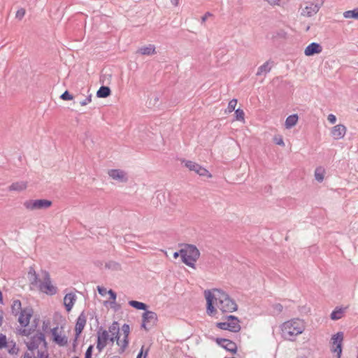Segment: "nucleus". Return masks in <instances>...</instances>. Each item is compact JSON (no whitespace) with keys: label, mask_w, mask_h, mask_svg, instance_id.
<instances>
[{"label":"nucleus","mask_w":358,"mask_h":358,"mask_svg":"<svg viewBox=\"0 0 358 358\" xmlns=\"http://www.w3.org/2000/svg\"><path fill=\"white\" fill-rule=\"evenodd\" d=\"M206 312L211 317L218 318L219 315L231 313L237 310V304L224 292L213 289L206 290Z\"/></svg>","instance_id":"obj_1"},{"label":"nucleus","mask_w":358,"mask_h":358,"mask_svg":"<svg viewBox=\"0 0 358 358\" xmlns=\"http://www.w3.org/2000/svg\"><path fill=\"white\" fill-rule=\"evenodd\" d=\"M27 278L30 285L43 294L53 296L58 292L57 287L52 282L49 272L45 270H41L37 274L33 268H30Z\"/></svg>","instance_id":"obj_2"},{"label":"nucleus","mask_w":358,"mask_h":358,"mask_svg":"<svg viewBox=\"0 0 358 358\" xmlns=\"http://www.w3.org/2000/svg\"><path fill=\"white\" fill-rule=\"evenodd\" d=\"M280 329L285 340L294 341L306 330V322L299 318H292L282 323Z\"/></svg>","instance_id":"obj_3"},{"label":"nucleus","mask_w":358,"mask_h":358,"mask_svg":"<svg viewBox=\"0 0 358 358\" xmlns=\"http://www.w3.org/2000/svg\"><path fill=\"white\" fill-rule=\"evenodd\" d=\"M109 332L111 334L110 341L112 343L116 341L117 345L120 347V352H124L129 345L130 333L129 324H124L120 329L118 322H113L109 327Z\"/></svg>","instance_id":"obj_4"},{"label":"nucleus","mask_w":358,"mask_h":358,"mask_svg":"<svg viewBox=\"0 0 358 358\" xmlns=\"http://www.w3.org/2000/svg\"><path fill=\"white\" fill-rule=\"evenodd\" d=\"M180 254L184 264L191 268H195V263L200 256V252L195 246L187 245L180 250Z\"/></svg>","instance_id":"obj_5"},{"label":"nucleus","mask_w":358,"mask_h":358,"mask_svg":"<svg viewBox=\"0 0 358 358\" xmlns=\"http://www.w3.org/2000/svg\"><path fill=\"white\" fill-rule=\"evenodd\" d=\"M33 315V310L30 308H25L20 312L18 316V322L20 323L21 327L24 329L22 330L21 333L24 336H28L31 334V331L34 330V329L28 328V326L30 322V320Z\"/></svg>","instance_id":"obj_6"},{"label":"nucleus","mask_w":358,"mask_h":358,"mask_svg":"<svg viewBox=\"0 0 358 358\" xmlns=\"http://www.w3.org/2000/svg\"><path fill=\"white\" fill-rule=\"evenodd\" d=\"M216 327L222 330H227L231 332L237 333L241 329L240 320L234 315H228L223 322H217Z\"/></svg>","instance_id":"obj_7"},{"label":"nucleus","mask_w":358,"mask_h":358,"mask_svg":"<svg viewBox=\"0 0 358 358\" xmlns=\"http://www.w3.org/2000/svg\"><path fill=\"white\" fill-rule=\"evenodd\" d=\"M52 341L59 347L68 345L69 338L63 327H56L51 329Z\"/></svg>","instance_id":"obj_8"},{"label":"nucleus","mask_w":358,"mask_h":358,"mask_svg":"<svg viewBox=\"0 0 358 358\" xmlns=\"http://www.w3.org/2000/svg\"><path fill=\"white\" fill-rule=\"evenodd\" d=\"M23 205L27 210H34L48 208L51 206L52 202L47 199L27 200Z\"/></svg>","instance_id":"obj_9"},{"label":"nucleus","mask_w":358,"mask_h":358,"mask_svg":"<svg viewBox=\"0 0 358 358\" xmlns=\"http://www.w3.org/2000/svg\"><path fill=\"white\" fill-rule=\"evenodd\" d=\"M343 341V332H338L334 334L331 338V349L333 352L336 353L337 358H341V356Z\"/></svg>","instance_id":"obj_10"},{"label":"nucleus","mask_w":358,"mask_h":358,"mask_svg":"<svg viewBox=\"0 0 358 358\" xmlns=\"http://www.w3.org/2000/svg\"><path fill=\"white\" fill-rule=\"evenodd\" d=\"M323 3L324 0H317V3L307 2L306 6L301 9V15L305 17L313 16L318 12Z\"/></svg>","instance_id":"obj_11"},{"label":"nucleus","mask_w":358,"mask_h":358,"mask_svg":"<svg viewBox=\"0 0 358 358\" xmlns=\"http://www.w3.org/2000/svg\"><path fill=\"white\" fill-rule=\"evenodd\" d=\"M185 166L192 171H194L196 173L201 176H206L207 178H211L212 175L209 173V171L205 168L201 166L199 164L196 162L192 161H182Z\"/></svg>","instance_id":"obj_12"},{"label":"nucleus","mask_w":358,"mask_h":358,"mask_svg":"<svg viewBox=\"0 0 358 358\" xmlns=\"http://www.w3.org/2000/svg\"><path fill=\"white\" fill-rule=\"evenodd\" d=\"M111 334L109 330H99L97 333L96 348L101 352L107 345L108 341H110Z\"/></svg>","instance_id":"obj_13"},{"label":"nucleus","mask_w":358,"mask_h":358,"mask_svg":"<svg viewBox=\"0 0 358 358\" xmlns=\"http://www.w3.org/2000/svg\"><path fill=\"white\" fill-rule=\"evenodd\" d=\"M111 334L109 330H99L97 333L96 348L101 352L107 345L108 341H110Z\"/></svg>","instance_id":"obj_14"},{"label":"nucleus","mask_w":358,"mask_h":358,"mask_svg":"<svg viewBox=\"0 0 358 358\" xmlns=\"http://www.w3.org/2000/svg\"><path fill=\"white\" fill-rule=\"evenodd\" d=\"M157 322V315L152 311H145L143 315L142 327L148 330L155 326Z\"/></svg>","instance_id":"obj_15"},{"label":"nucleus","mask_w":358,"mask_h":358,"mask_svg":"<svg viewBox=\"0 0 358 358\" xmlns=\"http://www.w3.org/2000/svg\"><path fill=\"white\" fill-rule=\"evenodd\" d=\"M215 342L222 348H224L229 352L234 354L237 351V345L236 344L228 339L226 338H217L215 340Z\"/></svg>","instance_id":"obj_16"},{"label":"nucleus","mask_w":358,"mask_h":358,"mask_svg":"<svg viewBox=\"0 0 358 358\" xmlns=\"http://www.w3.org/2000/svg\"><path fill=\"white\" fill-rule=\"evenodd\" d=\"M108 174L110 178L120 182H126L127 181V173L121 169H110L108 171Z\"/></svg>","instance_id":"obj_17"},{"label":"nucleus","mask_w":358,"mask_h":358,"mask_svg":"<svg viewBox=\"0 0 358 358\" xmlns=\"http://www.w3.org/2000/svg\"><path fill=\"white\" fill-rule=\"evenodd\" d=\"M77 300V296L75 293H67L64 297V306L67 312H70Z\"/></svg>","instance_id":"obj_18"},{"label":"nucleus","mask_w":358,"mask_h":358,"mask_svg":"<svg viewBox=\"0 0 358 358\" xmlns=\"http://www.w3.org/2000/svg\"><path fill=\"white\" fill-rule=\"evenodd\" d=\"M322 51V47L317 43H311L309 44L304 50L306 56H312L315 54H320Z\"/></svg>","instance_id":"obj_19"},{"label":"nucleus","mask_w":358,"mask_h":358,"mask_svg":"<svg viewBox=\"0 0 358 358\" xmlns=\"http://www.w3.org/2000/svg\"><path fill=\"white\" fill-rule=\"evenodd\" d=\"M86 324V317L83 314H81L77 318L76 327H75V333L76 337L78 338L80 334L82 333L84 327Z\"/></svg>","instance_id":"obj_20"},{"label":"nucleus","mask_w":358,"mask_h":358,"mask_svg":"<svg viewBox=\"0 0 358 358\" xmlns=\"http://www.w3.org/2000/svg\"><path fill=\"white\" fill-rule=\"evenodd\" d=\"M28 351L26 352L23 356V358H36L34 350L37 348V345L35 342L29 341L27 343Z\"/></svg>","instance_id":"obj_21"},{"label":"nucleus","mask_w":358,"mask_h":358,"mask_svg":"<svg viewBox=\"0 0 358 358\" xmlns=\"http://www.w3.org/2000/svg\"><path fill=\"white\" fill-rule=\"evenodd\" d=\"M272 64L273 62L271 61H267L265 63H264L262 66H260L258 68L257 75L261 76L268 73L271 70Z\"/></svg>","instance_id":"obj_22"},{"label":"nucleus","mask_w":358,"mask_h":358,"mask_svg":"<svg viewBox=\"0 0 358 358\" xmlns=\"http://www.w3.org/2000/svg\"><path fill=\"white\" fill-rule=\"evenodd\" d=\"M27 187V182L19 181V182H16L13 183L9 187V190L10 191L21 192V191H23V190L26 189Z\"/></svg>","instance_id":"obj_23"},{"label":"nucleus","mask_w":358,"mask_h":358,"mask_svg":"<svg viewBox=\"0 0 358 358\" xmlns=\"http://www.w3.org/2000/svg\"><path fill=\"white\" fill-rule=\"evenodd\" d=\"M299 120V116L296 114L288 116L285 120V126L289 129L295 126Z\"/></svg>","instance_id":"obj_24"},{"label":"nucleus","mask_w":358,"mask_h":358,"mask_svg":"<svg viewBox=\"0 0 358 358\" xmlns=\"http://www.w3.org/2000/svg\"><path fill=\"white\" fill-rule=\"evenodd\" d=\"M141 55H150L155 53V47L153 45L142 47L138 50Z\"/></svg>","instance_id":"obj_25"},{"label":"nucleus","mask_w":358,"mask_h":358,"mask_svg":"<svg viewBox=\"0 0 358 358\" xmlns=\"http://www.w3.org/2000/svg\"><path fill=\"white\" fill-rule=\"evenodd\" d=\"M245 112L241 108H237L234 111V120H236V121L240 122L241 123H245Z\"/></svg>","instance_id":"obj_26"},{"label":"nucleus","mask_w":358,"mask_h":358,"mask_svg":"<svg viewBox=\"0 0 358 358\" xmlns=\"http://www.w3.org/2000/svg\"><path fill=\"white\" fill-rule=\"evenodd\" d=\"M110 94V90L108 87L102 86L96 92V96L99 98H106Z\"/></svg>","instance_id":"obj_27"},{"label":"nucleus","mask_w":358,"mask_h":358,"mask_svg":"<svg viewBox=\"0 0 358 358\" xmlns=\"http://www.w3.org/2000/svg\"><path fill=\"white\" fill-rule=\"evenodd\" d=\"M324 174H325V171L322 167H318L315 171V179L319 182H322L324 180Z\"/></svg>","instance_id":"obj_28"},{"label":"nucleus","mask_w":358,"mask_h":358,"mask_svg":"<svg viewBox=\"0 0 358 358\" xmlns=\"http://www.w3.org/2000/svg\"><path fill=\"white\" fill-rule=\"evenodd\" d=\"M129 304L133 308L138 310H146L147 306L142 302H139L137 301H130Z\"/></svg>","instance_id":"obj_29"},{"label":"nucleus","mask_w":358,"mask_h":358,"mask_svg":"<svg viewBox=\"0 0 358 358\" xmlns=\"http://www.w3.org/2000/svg\"><path fill=\"white\" fill-rule=\"evenodd\" d=\"M343 16L345 18L358 19V8H355L354 10H352L345 11L343 13Z\"/></svg>","instance_id":"obj_30"},{"label":"nucleus","mask_w":358,"mask_h":358,"mask_svg":"<svg viewBox=\"0 0 358 358\" xmlns=\"http://www.w3.org/2000/svg\"><path fill=\"white\" fill-rule=\"evenodd\" d=\"M238 100L236 99H233L229 101L227 112L231 113L236 110V107L237 106Z\"/></svg>","instance_id":"obj_31"},{"label":"nucleus","mask_w":358,"mask_h":358,"mask_svg":"<svg viewBox=\"0 0 358 358\" xmlns=\"http://www.w3.org/2000/svg\"><path fill=\"white\" fill-rule=\"evenodd\" d=\"M334 134H344L346 132V127L342 124L335 126L332 131Z\"/></svg>","instance_id":"obj_32"},{"label":"nucleus","mask_w":358,"mask_h":358,"mask_svg":"<svg viewBox=\"0 0 358 358\" xmlns=\"http://www.w3.org/2000/svg\"><path fill=\"white\" fill-rule=\"evenodd\" d=\"M21 302L19 300H15L12 305V310L13 313L17 314V313L20 310L21 311Z\"/></svg>","instance_id":"obj_33"},{"label":"nucleus","mask_w":358,"mask_h":358,"mask_svg":"<svg viewBox=\"0 0 358 358\" xmlns=\"http://www.w3.org/2000/svg\"><path fill=\"white\" fill-rule=\"evenodd\" d=\"M343 317V311L341 310H334L331 314V318L333 320H339Z\"/></svg>","instance_id":"obj_34"},{"label":"nucleus","mask_w":358,"mask_h":358,"mask_svg":"<svg viewBox=\"0 0 358 358\" xmlns=\"http://www.w3.org/2000/svg\"><path fill=\"white\" fill-rule=\"evenodd\" d=\"M25 14H26L25 9L23 8H20L15 13V18L19 20H21L24 17Z\"/></svg>","instance_id":"obj_35"},{"label":"nucleus","mask_w":358,"mask_h":358,"mask_svg":"<svg viewBox=\"0 0 358 358\" xmlns=\"http://www.w3.org/2000/svg\"><path fill=\"white\" fill-rule=\"evenodd\" d=\"M62 100L71 101L73 99V95H71L68 91H65L60 96Z\"/></svg>","instance_id":"obj_36"},{"label":"nucleus","mask_w":358,"mask_h":358,"mask_svg":"<svg viewBox=\"0 0 358 358\" xmlns=\"http://www.w3.org/2000/svg\"><path fill=\"white\" fill-rule=\"evenodd\" d=\"M273 142L278 145H284V142L282 136H275L273 138Z\"/></svg>","instance_id":"obj_37"},{"label":"nucleus","mask_w":358,"mask_h":358,"mask_svg":"<svg viewBox=\"0 0 358 358\" xmlns=\"http://www.w3.org/2000/svg\"><path fill=\"white\" fill-rule=\"evenodd\" d=\"M93 345H90L85 352V358H92Z\"/></svg>","instance_id":"obj_38"},{"label":"nucleus","mask_w":358,"mask_h":358,"mask_svg":"<svg viewBox=\"0 0 358 358\" xmlns=\"http://www.w3.org/2000/svg\"><path fill=\"white\" fill-rule=\"evenodd\" d=\"M264 1L267 2L271 6H280L281 0H264Z\"/></svg>","instance_id":"obj_39"},{"label":"nucleus","mask_w":358,"mask_h":358,"mask_svg":"<svg viewBox=\"0 0 358 358\" xmlns=\"http://www.w3.org/2000/svg\"><path fill=\"white\" fill-rule=\"evenodd\" d=\"M91 102H92V95H90L85 99H84L83 101H81L80 102V104L82 106H86V105H87L88 103H90Z\"/></svg>","instance_id":"obj_40"},{"label":"nucleus","mask_w":358,"mask_h":358,"mask_svg":"<svg viewBox=\"0 0 358 358\" xmlns=\"http://www.w3.org/2000/svg\"><path fill=\"white\" fill-rule=\"evenodd\" d=\"M97 290L99 294H101V296H105L108 292L105 287L101 286L97 287Z\"/></svg>","instance_id":"obj_41"},{"label":"nucleus","mask_w":358,"mask_h":358,"mask_svg":"<svg viewBox=\"0 0 358 358\" xmlns=\"http://www.w3.org/2000/svg\"><path fill=\"white\" fill-rule=\"evenodd\" d=\"M6 338L3 334H0V348L6 346Z\"/></svg>","instance_id":"obj_42"},{"label":"nucleus","mask_w":358,"mask_h":358,"mask_svg":"<svg viewBox=\"0 0 358 358\" xmlns=\"http://www.w3.org/2000/svg\"><path fill=\"white\" fill-rule=\"evenodd\" d=\"M108 294L110 295L111 302L114 303L116 300V294L112 289L108 290Z\"/></svg>","instance_id":"obj_43"},{"label":"nucleus","mask_w":358,"mask_h":358,"mask_svg":"<svg viewBox=\"0 0 358 358\" xmlns=\"http://www.w3.org/2000/svg\"><path fill=\"white\" fill-rule=\"evenodd\" d=\"M143 349H144V346H142L141 351L138 353V355H137L136 358H146V357L148 355V350L145 351V352L143 354Z\"/></svg>","instance_id":"obj_44"},{"label":"nucleus","mask_w":358,"mask_h":358,"mask_svg":"<svg viewBox=\"0 0 358 358\" xmlns=\"http://www.w3.org/2000/svg\"><path fill=\"white\" fill-rule=\"evenodd\" d=\"M327 120L330 123L334 124L336 121V117L334 115L330 114L328 115Z\"/></svg>","instance_id":"obj_45"},{"label":"nucleus","mask_w":358,"mask_h":358,"mask_svg":"<svg viewBox=\"0 0 358 358\" xmlns=\"http://www.w3.org/2000/svg\"><path fill=\"white\" fill-rule=\"evenodd\" d=\"M38 358H49V355L47 352H43L38 354Z\"/></svg>","instance_id":"obj_46"},{"label":"nucleus","mask_w":358,"mask_h":358,"mask_svg":"<svg viewBox=\"0 0 358 358\" xmlns=\"http://www.w3.org/2000/svg\"><path fill=\"white\" fill-rule=\"evenodd\" d=\"M173 256L174 259H177L179 256H180V251L174 252Z\"/></svg>","instance_id":"obj_47"},{"label":"nucleus","mask_w":358,"mask_h":358,"mask_svg":"<svg viewBox=\"0 0 358 358\" xmlns=\"http://www.w3.org/2000/svg\"><path fill=\"white\" fill-rule=\"evenodd\" d=\"M210 15L209 13H206L203 17H202V20L204 22L206 21V20L207 19L208 16Z\"/></svg>","instance_id":"obj_48"},{"label":"nucleus","mask_w":358,"mask_h":358,"mask_svg":"<svg viewBox=\"0 0 358 358\" xmlns=\"http://www.w3.org/2000/svg\"><path fill=\"white\" fill-rule=\"evenodd\" d=\"M2 301H3L2 293L0 291V303H2Z\"/></svg>","instance_id":"obj_49"},{"label":"nucleus","mask_w":358,"mask_h":358,"mask_svg":"<svg viewBox=\"0 0 358 358\" xmlns=\"http://www.w3.org/2000/svg\"><path fill=\"white\" fill-rule=\"evenodd\" d=\"M1 323H2V314L0 312V326L1 325Z\"/></svg>","instance_id":"obj_50"},{"label":"nucleus","mask_w":358,"mask_h":358,"mask_svg":"<svg viewBox=\"0 0 358 358\" xmlns=\"http://www.w3.org/2000/svg\"><path fill=\"white\" fill-rule=\"evenodd\" d=\"M37 340H38V341H40V340H41V336H38V337L37 338Z\"/></svg>","instance_id":"obj_51"},{"label":"nucleus","mask_w":358,"mask_h":358,"mask_svg":"<svg viewBox=\"0 0 358 358\" xmlns=\"http://www.w3.org/2000/svg\"><path fill=\"white\" fill-rule=\"evenodd\" d=\"M73 358H79V357L77 356H74Z\"/></svg>","instance_id":"obj_52"},{"label":"nucleus","mask_w":358,"mask_h":358,"mask_svg":"<svg viewBox=\"0 0 358 358\" xmlns=\"http://www.w3.org/2000/svg\"><path fill=\"white\" fill-rule=\"evenodd\" d=\"M298 358H303V357H298Z\"/></svg>","instance_id":"obj_53"},{"label":"nucleus","mask_w":358,"mask_h":358,"mask_svg":"<svg viewBox=\"0 0 358 358\" xmlns=\"http://www.w3.org/2000/svg\"><path fill=\"white\" fill-rule=\"evenodd\" d=\"M357 111H358V108H357Z\"/></svg>","instance_id":"obj_54"}]
</instances>
